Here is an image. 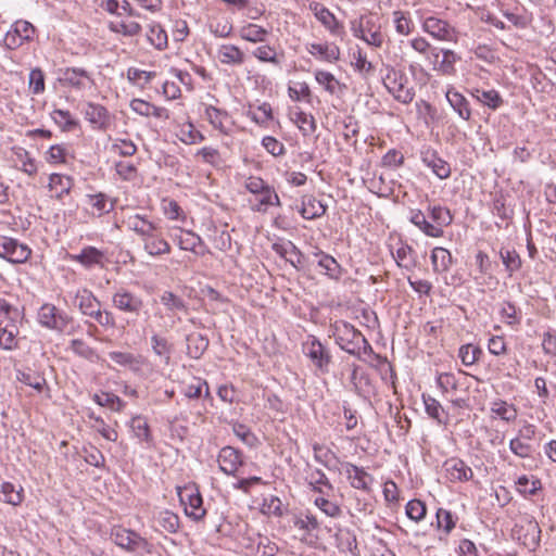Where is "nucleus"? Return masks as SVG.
<instances>
[{"mask_svg": "<svg viewBox=\"0 0 556 556\" xmlns=\"http://www.w3.org/2000/svg\"><path fill=\"white\" fill-rule=\"evenodd\" d=\"M333 337L336 343L351 355L359 356L362 349L370 348L363 333L346 321L336 324Z\"/></svg>", "mask_w": 556, "mask_h": 556, "instance_id": "nucleus-1", "label": "nucleus"}, {"mask_svg": "<svg viewBox=\"0 0 556 556\" xmlns=\"http://www.w3.org/2000/svg\"><path fill=\"white\" fill-rule=\"evenodd\" d=\"M382 83L396 101L409 104L414 100L415 90L409 86L408 78L402 71L388 66Z\"/></svg>", "mask_w": 556, "mask_h": 556, "instance_id": "nucleus-2", "label": "nucleus"}, {"mask_svg": "<svg viewBox=\"0 0 556 556\" xmlns=\"http://www.w3.org/2000/svg\"><path fill=\"white\" fill-rule=\"evenodd\" d=\"M303 354L309 359L316 372L328 374L332 355L330 350L317 338L309 337L302 344Z\"/></svg>", "mask_w": 556, "mask_h": 556, "instance_id": "nucleus-3", "label": "nucleus"}, {"mask_svg": "<svg viewBox=\"0 0 556 556\" xmlns=\"http://www.w3.org/2000/svg\"><path fill=\"white\" fill-rule=\"evenodd\" d=\"M39 324L58 332H65L74 319L66 312L59 309L55 305L46 303L38 311Z\"/></svg>", "mask_w": 556, "mask_h": 556, "instance_id": "nucleus-4", "label": "nucleus"}, {"mask_svg": "<svg viewBox=\"0 0 556 556\" xmlns=\"http://www.w3.org/2000/svg\"><path fill=\"white\" fill-rule=\"evenodd\" d=\"M113 542L128 552H137L139 549L151 553L153 545L135 531L116 527L111 532Z\"/></svg>", "mask_w": 556, "mask_h": 556, "instance_id": "nucleus-5", "label": "nucleus"}, {"mask_svg": "<svg viewBox=\"0 0 556 556\" xmlns=\"http://www.w3.org/2000/svg\"><path fill=\"white\" fill-rule=\"evenodd\" d=\"M31 250L16 239L0 236V257L13 264H22L30 257Z\"/></svg>", "mask_w": 556, "mask_h": 556, "instance_id": "nucleus-6", "label": "nucleus"}, {"mask_svg": "<svg viewBox=\"0 0 556 556\" xmlns=\"http://www.w3.org/2000/svg\"><path fill=\"white\" fill-rule=\"evenodd\" d=\"M112 304L116 309L136 316H138L143 308V300L141 296L125 288H119L113 293Z\"/></svg>", "mask_w": 556, "mask_h": 556, "instance_id": "nucleus-7", "label": "nucleus"}, {"mask_svg": "<svg viewBox=\"0 0 556 556\" xmlns=\"http://www.w3.org/2000/svg\"><path fill=\"white\" fill-rule=\"evenodd\" d=\"M179 498L182 505H185V511L187 516L194 520H201L206 510L203 507V498L195 488L185 486L179 492Z\"/></svg>", "mask_w": 556, "mask_h": 556, "instance_id": "nucleus-8", "label": "nucleus"}, {"mask_svg": "<svg viewBox=\"0 0 556 556\" xmlns=\"http://www.w3.org/2000/svg\"><path fill=\"white\" fill-rule=\"evenodd\" d=\"M59 81L64 87H71L75 90H84L93 85L90 74L80 67H66L60 70Z\"/></svg>", "mask_w": 556, "mask_h": 556, "instance_id": "nucleus-9", "label": "nucleus"}, {"mask_svg": "<svg viewBox=\"0 0 556 556\" xmlns=\"http://www.w3.org/2000/svg\"><path fill=\"white\" fill-rule=\"evenodd\" d=\"M422 28L426 33H428L438 40H456L455 28L444 20L434 16H429L424 21Z\"/></svg>", "mask_w": 556, "mask_h": 556, "instance_id": "nucleus-10", "label": "nucleus"}, {"mask_svg": "<svg viewBox=\"0 0 556 556\" xmlns=\"http://www.w3.org/2000/svg\"><path fill=\"white\" fill-rule=\"evenodd\" d=\"M342 467L352 488L364 492L370 491V485L374 482V477L370 473H368L364 468L349 462L343 463Z\"/></svg>", "mask_w": 556, "mask_h": 556, "instance_id": "nucleus-11", "label": "nucleus"}, {"mask_svg": "<svg viewBox=\"0 0 556 556\" xmlns=\"http://www.w3.org/2000/svg\"><path fill=\"white\" fill-rule=\"evenodd\" d=\"M311 11L314 12L315 17L334 36H342L344 34L343 25L336 18V16L321 3L312 2L309 4Z\"/></svg>", "mask_w": 556, "mask_h": 556, "instance_id": "nucleus-12", "label": "nucleus"}, {"mask_svg": "<svg viewBox=\"0 0 556 556\" xmlns=\"http://www.w3.org/2000/svg\"><path fill=\"white\" fill-rule=\"evenodd\" d=\"M219 469L228 476H235L238 468L242 466V455L240 451L232 446H224L218 454Z\"/></svg>", "mask_w": 556, "mask_h": 556, "instance_id": "nucleus-13", "label": "nucleus"}, {"mask_svg": "<svg viewBox=\"0 0 556 556\" xmlns=\"http://www.w3.org/2000/svg\"><path fill=\"white\" fill-rule=\"evenodd\" d=\"M174 240L184 251H190L200 256H203L207 252V248L201 237L191 230L180 229L179 235L175 236Z\"/></svg>", "mask_w": 556, "mask_h": 556, "instance_id": "nucleus-14", "label": "nucleus"}, {"mask_svg": "<svg viewBox=\"0 0 556 556\" xmlns=\"http://www.w3.org/2000/svg\"><path fill=\"white\" fill-rule=\"evenodd\" d=\"M127 225L129 229L135 231L141 238L143 244L161 230V227L157 224L140 215L128 217Z\"/></svg>", "mask_w": 556, "mask_h": 556, "instance_id": "nucleus-15", "label": "nucleus"}, {"mask_svg": "<svg viewBox=\"0 0 556 556\" xmlns=\"http://www.w3.org/2000/svg\"><path fill=\"white\" fill-rule=\"evenodd\" d=\"M271 249L287 262H289L293 267L301 268L304 265L305 257L303 253L296 248V245L291 241L286 242H275L271 245Z\"/></svg>", "mask_w": 556, "mask_h": 556, "instance_id": "nucleus-16", "label": "nucleus"}, {"mask_svg": "<svg viewBox=\"0 0 556 556\" xmlns=\"http://www.w3.org/2000/svg\"><path fill=\"white\" fill-rule=\"evenodd\" d=\"M83 113L85 115V118L94 128L102 129V130L108 128V126L110 124V114L103 105L88 102L85 105Z\"/></svg>", "mask_w": 556, "mask_h": 556, "instance_id": "nucleus-17", "label": "nucleus"}, {"mask_svg": "<svg viewBox=\"0 0 556 556\" xmlns=\"http://www.w3.org/2000/svg\"><path fill=\"white\" fill-rule=\"evenodd\" d=\"M444 468L450 481H469L472 476V469L459 458H450L444 463Z\"/></svg>", "mask_w": 556, "mask_h": 556, "instance_id": "nucleus-18", "label": "nucleus"}, {"mask_svg": "<svg viewBox=\"0 0 556 556\" xmlns=\"http://www.w3.org/2000/svg\"><path fill=\"white\" fill-rule=\"evenodd\" d=\"M446 100L451 108L455 111L459 118L465 122H469L471 119V108L469 101L465 98L464 94L458 92L454 88H450L446 91Z\"/></svg>", "mask_w": 556, "mask_h": 556, "instance_id": "nucleus-19", "label": "nucleus"}, {"mask_svg": "<svg viewBox=\"0 0 556 556\" xmlns=\"http://www.w3.org/2000/svg\"><path fill=\"white\" fill-rule=\"evenodd\" d=\"M72 261L81 264L86 268L104 266L105 254L94 247H85L79 254L71 255Z\"/></svg>", "mask_w": 556, "mask_h": 556, "instance_id": "nucleus-20", "label": "nucleus"}, {"mask_svg": "<svg viewBox=\"0 0 556 556\" xmlns=\"http://www.w3.org/2000/svg\"><path fill=\"white\" fill-rule=\"evenodd\" d=\"M422 162L432 169L438 178L446 179L451 176L450 164L440 157L437 151L427 150L422 152Z\"/></svg>", "mask_w": 556, "mask_h": 556, "instance_id": "nucleus-21", "label": "nucleus"}, {"mask_svg": "<svg viewBox=\"0 0 556 556\" xmlns=\"http://www.w3.org/2000/svg\"><path fill=\"white\" fill-rule=\"evenodd\" d=\"M470 94L477 102L492 111L498 110L504 104L502 96L495 89L473 88Z\"/></svg>", "mask_w": 556, "mask_h": 556, "instance_id": "nucleus-22", "label": "nucleus"}, {"mask_svg": "<svg viewBox=\"0 0 556 556\" xmlns=\"http://www.w3.org/2000/svg\"><path fill=\"white\" fill-rule=\"evenodd\" d=\"M218 61L230 66H240L245 61L244 52L235 45H222L217 51Z\"/></svg>", "mask_w": 556, "mask_h": 556, "instance_id": "nucleus-23", "label": "nucleus"}, {"mask_svg": "<svg viewBox=\"0 0 556 556\" xmlns=\"http://www.w3.org/2000/svg\"><path fill=\"white\" fill-rule=\"evenodd\" d=\"M18 328L15 319H3L0 321V348L12 350L16 345Z\"/></svg>", "mask_w": 556, "mask_h": 556, "instance_id": "nucleus-24", "label": "nucleus"}, {"mask_svg": "<svg viewBox=\"0 0 556 556\" xmlns=\"http://www.w3.org/2000/svg\"><path fill=\"white\" fill-rule=\"evenodd\" d=\"M317 258V266L320 268V273L327 275L331 279H339L341 276V266L331 255L318 251L314 253Z\"/></svg>", "mask_w": 556, "mask_h": 556, "instance_id": "nucleus-25", "label": "nucleus"}, {"mask_svg": "<svg viewBox=\"0 0 556 556\" xmlns=\"http://www.w3.org/2000/svg\"><path fill=\"white\" fill-rule=\"evenodd\" d=\"M392 255L397 266L406 270H413L417 265L416 252L406 243H401L396 251L392 252Z\"/></svg>", "mask_w": 556, "mask_h": 556, "instance_id": "nucleus-26", "label": "nucleus"}, {"mask_svg": "<svg viewBox=\"0 0 556 556\" xmlns=\"http://www.w3.org/2000/svg\"><path fill=\"white\" fill-rule=\"evenodd\" d=\"M327 206L313 195H304L302 198V206L300 214L305 219H315L321 217L326 213Z\"/></svg>", "mask_w": 556, "mask_h": 556, "instance_id": "nucleus-27", "label": "nucleus"}, {"mask_svg": "<svg viewBox=\"0 0 556 556\" xmlns=\"http://www.w3.org/2000/svg\"><path fill=\"white\" fill-rule=\"evenodd\" d=\"M410 223L418 227L426 236L440 238L443 236V229L429 223L426 215L420 210H412Z\"/></svg>", "mask_w": 556, "mask_h": 556, "instance_id": "nucleus-28", "label": "nucleus"}, {"mask_svg": "<svg viewBox=\"0 0 556 556\" xmlns=\"http://www.w3.org/2000/svg\"><path fill=\"white\" fill-rule=\"evenodd\" d=\"M516 527L520 528L518 532L526 530V533L523 534L525 545H536L539 543L541 529L539 523L532 517L527 516L521 518L520 525H516Z\"/></svg>", "mask_w": 556, "mask_h": 556, "instance_id": "nucleus-29", "label": "nucleus"}, {"mask_svg": "<svg viewBox=\"0 0 556 556\" xmlns=\"http://www.w3.org/2000/svg\"><path fill=\"white\" fill-rule=\"evenodd\" d=\"M431 264L434 273H445L453 264V257L448 250L437 247L431 252Z\"/></svg>", "mask_w": 556, "mask_h": 556, "instance_id": "nucleus-30", "label": "nucleus"}, {"mask_svg": "<svg viewBox=\"0 0 556 556\" xmlns=\"http://www.w3.org/2000/svg\"><path fill=\"white\" fill-rule=\"evenodd\" d=\"M144 251L151 256H161L170 252L169 243L163 238L162 230L143 244Z\"/></svg>", "mask_w": 556, "mask_h": 556, "instance_id": "nucleus-31", "label": "nucleus"}, {"mask_svg": "<svg viewBox=\"0 0 556 556\" xmlns=\"http://www.w3.org/2000/svg\"><path fill=\"white\" fill-rule=\"evenodd\" d=\"M268 34L269 31L266 28L256 24H248L239 30L241 39L253 43L264 42Z\"/></svg>", "mask_w": 556, "mask_h": 556, "instance_id": "nucleus-32", "label": "nucleus"}, {"mask_svg": "<svg viewBox=\"0 0 556 556\" xmlns=\"http://www.w3.org/2000/svg\"><path fill=\"white\" fill-rule=\"evenodd\" d=\"M75 302L80 313L86 316L101 303L96 295L88 289L77 291Z\"/></svg>", "mask_w": 556, "mask_h": 556, "instance_id": "nucleus-33", "label": "nucleus"}, {"mask_svg": "<svg viewBox=\"0 0 556 556\" xmlns=\"http://www.w3.org/2000/svg\"><path fill=\"white\" fill-rule=\"evenodd\" d=\"M308 52L311 54H319L327 62H336L340 59V49L333 43H311Z\"/></svg>", "mask_w": 556, "mask_h": 556, "instance_id": "nucleus-34", "label": "nucleus"}, {"mask_svg": "<svg viewBox=\"0 0 556 556\" xmlns=\"http://www.w3.org/2000/svg\"><path fill=\"white\" fill-rule=\"evenodd\" d=\"M208 346V340L200 333L187 337V353L192 358H200Z\"/></svg>", "mask_w": 556, "mask_h": 556, "instance_id": "nucleus-35", "label": "nucleus"}, {"mask_svg": "<svg viewBox=\"0 0 556 556\" xmlns=\"http://www.w3.org/2000/svg\"><path fill=\"white\" fill-rule=\"evenodd\" d=\"M151 346L155 355L162 358L165 365H169L172 355V345L166 338L156 333L151 337Z\"/></svg>", "mask_w": 556, "mask_h": 556, "instance_id": "nucleus-36", "label": "nucleus"}, {"mask_svg": "<svg viewBox=\"0 0 556 556\" xmlns=\"http://www.w3.org/2000/svg\"><path fill=\"white\" fill-rule=\"evenodd\" d=\"M73 185L70 176L61 174H51L49 178V188L56 191V198L62 199L64 194H68Z\"/></svg>", "mask_w": 556, "mask_h": 556, "instance_id": "nucleus-37", "label": "nucleus"}, {"mask_svg": "<svg viewBox=\"0 0 556 556\" xmlns=\"http://www.w3.org/2000/svg\"><path fill=\"white\" fill-rule=\"evenodd\" d=\"M205 118L214 128L222 132H227L225 122L228 119V113L226 111L219 110L213 105H207L205 108Z\"/></svg>", "mask_w": 556, "mask_h": 556, "instance_id": "nucleus-38", "label": "nucleus"}, {"mask_svg": "<svg viewBox=\"0 0 556 556\" xmlns=\"http://www.w3.org/2000/svg\"><path fill=\"white\" fill-rule=\"evenodd\" d=\"M491 413L507 422L514 421L517 418L516 407L502 400L492 403Z\"/></svg>", "mask_w": 556, "mask_h": 556, "instance_id": "nucleus-39", "label": "nucleus"}, {"mask_svg": "<svg viewBox=\"0 0 556 556\" xmlns=\"http://www.w3.org/2000/svg\"><path fill=\"white\" fill-rule=\"evenodd\" d=\"M426 413L439 424H446L447 415L444 408L434 397L422 395Z\"/></svg>", "mask_w": 556, "mask_h": 556, "instance_id": "nucleus-40", "label": "nucleus"}, {"mask_svg": "<svg viewBox=\"0 0 556 556\" xmlns=\"http://www.w3.org/2000/svg\"><path fill=\"white\" fill-rule=\"evenodd\" d=\"M430 218L433 220V225L443 229L452 224L453 215L447 207L441 205L429 206L428 208Z\"/></svg>", "mask_w": 556, "mask_h": 556, "instance_id": "nucleus-41", "label": "nucleus"}, {"mask_svg": "<svg viewBox=\"0 0 556 556\" xmlns=\"http://www.w3.org/2000/svg\"><path fill=\"white\" fill-rule=\"evenodd\" d=\"M0 492L2 494L0 500L4 503L17 506L23 502V488L16 489L11 482H2Z\"/></svg>", "mask_w": 556, "mask_h": 556, "instance_id": "nucleus-42", "label": "nucleus"}, {"mask_svg": "<svg viewBox=\"0 0 556 556\" xmlns=\"http://www.w3.org/2000/svg\"><path fill=\"white\" fill-rule=\"evenodd\" d=\"M369 26L365 27V42L374 47H381L383 42V36L380 30V25L377 24L376 18L372 15H367Z\"/></svg>", "mask_w": 556, "mask_h": 556, "instance_id": "nucleus-43", "label": "nucleus"}, {"mask_svg": "<svg viewBox=\"0 0 556 556\" xmlns=\"http://www.w3.org/2000/svg\"><path fill=\"white\" fill-rule=\"evenodd\" d=\"M442 59L438 65V72L443 75H454L455 64L459 60V56L453 51L448 49H442Z\"/></svg>", "mask_w": 556, "mask_h": 556, "instance_id": "nucleus-44", "label": "nucleus"}, {"mask_svg": "<svg viewBox=\"0 0 556 556\" xmlns=\"http://www.w3.org/2000/svg\"><path fill=\"white\" fill-rule=\"evenodd\" d=\"M160 300L161 303L172 313L188 311L186 302L172 291H164Z\"/></svg>", "mask_w": 556, "mask_h": 556, "instance_id": "nucleus-45", "label": "nucleus"}, {"mask_svg": "<svg viewBox=\"0 0 556 556\" xmlns=\"http://www.w3.org/2000/svg\"><path fill=\"white\" fill-rule=\"evenodd\" d=\"M51 118L63 131H71L78 126V122L72 117L68 111L60 109L53 110L51 112Z\"/></svg>", "mask_w": 556, "mask_h": 556, "instance_id": "nucleus-46", "label": "nucleus"}, {"mask_svg": "<svg viewBox=\"0 0 556 556\" xmlns=\"http://www.w3.org/2000/svg\"><path fill=\"white\" fill-rule=\"evenodd\" d=\"M87 204L90 205L94 211L93 213H97L99 216L113 210V204L109 203L108 197L101 192L97 194H88Z\"/></svg>", "mask_w": 556, "mask_h": 556, "instance_id": "nucleus-47", "label": "nucleus"}, {"mask_svg": "<svg viewBox=\"0 0 556 556\" xmlns=\"http://www.w3.org/2000/svg\"><path fill=\"white\" fill-rule=\"evenodd\" d=\"M304 136H309L316 131V122L313 115L299 111L292 118Z\"/></svg>", "mask_w": 556, "mask_h": 556, "instance_id": "nucleus-48", "label": "nucleus"}, {"mask_svg": "<svg viewBox=\"0 0 556 556\" xmlns=\"http://www.w3.org/2000/svg\"><path fill=\"white\" fill-rule=\"evenodd\" d=\"M130 427L136 438H138L140 441L146 442L148 444L152 442V437L150 433L148 421L143 417H134L131 419Z\"/></svg>", "mask_w": 556, "mask_h": 556, "instance_id": "nucleus-49", "label": "nucleus"}, {"mask_svg": "<svg viewBox=\"0 0 556 556\" xmlns=\"http://www.w3.org/2000/svg\"><path fill=\"white\" fill-rule=\"evenodd\" d=\"M147 38L149 42L159 50L167 47V34L160 24H153L150 26V29L147 33Z\"/></svg>", "mask_w": 556, "mask_h": 556, "instance_id": "nucleus-50", "label": "nucleus"}, {"mask_svg": "<svg viewBox=\"0 0 556 556\" xmlns=\"http://www.w3.org/2000/svg\"><path fill=\"white\" fill-rule=\"evenodd\" d=\"M157 525L168 533H175L179 528V518L176 514L164 510L156 518Z\"/></svg>", "mask_w": 556, "mask_h": 556, "instance_id": "nucleus-51", "label": "nucleus"}, {"mask_svg": "<svg viewBox=\"0 0 556 556\" xmlns=\"http://www.w3.org/2000/svg\"><path fill=\"white\" fill-rule=\"evenodd\" d=\"M500 255L509 276H511L515 271L520 269L521 258L515 250L510 251L502 249Z\"/></svg>", "mask_w": 556, "mask_h": 556, "instance_id": "nucleus-52", "label": "nucleus"}, {"mask_svg": "<svg viewBox=\"0 0 556 556\" xmlns=\"http://www.w3.org/2000/svg\"><path fill=\"white\" fill-rule=\"evenodd\" d=\"M92 399L98 405L103 407L109 406L111 409L116 412H121L125 406V403L113 393L104 392L101 395L94 394Z\"/></svg>", "mask_w": 556, "mask_h": 556, "instance_id": "nucleus-53", "label": "nucleus"}, {"mask_svg": "<svg viewBox=\"0 0 556 556\" xmlns=\"http://www.w3.org/2000/svg\"><path fill=\"white\" fill-rule=\"evenodd\" d=\"M482 354V350L479 346L472 344H465L459 348L458 356L465 366L473 365Z\"/></svg>", "mask_w": 556, "mask_h": 556, "instance_id": "nucleus-54", "label": "nucleus"}, {"mask_svg": "<svg viewBox=\"0 0 556 556\" xmlns=\"http://www.w3.org/2000/svg\"><path fill=\"white\" fill-rule=\"evenodd\" d=\"M247 115L256 124L265 126L273 119V110L269 103L264 102L256 111H249Z\"/></svg>", "mask_w": 556, "mask_h": 556, "instance_id": "nucleus-55", "label": "nucleus"}, {"mask_svg": "<svg viewBox=\"0 0 556 556\" xmlns=\"http://www.w3.org/2000/svg\"><path fill=\"white\" fill-rule=\"evenodd\" d=\"M257 195H260V199L255 210L258 212H265L267 206L269 205H280L279 197L271 187H268L264 191L260 192Z\"/></svg>", "mask_w": 556, "mask_h": 556, "instance_id": "nucleus-56", "label": "nucleus"}, {"mask_svg": "<svg viewBox=\"0 0 556 556\" xmlns=\"http://www.w3.org/2000/svg\"><path fill=\"white\" fill-rule=\"evenodd\" d=\"M315 79L331 94L336 93L337 87L341 86L340 81L331 73L326 71H316Z\"/></svg>", "mask_w": 556, "mask_h": 556, "instance_id": "nucleus-57", "label": "nucleus"}, {"mask_svg": "<svg viewBox=\"0 0 556 556\" xmlns=\"http://www.w3.org/2000/svg\"><path fill=\"white\" fill-rule=\"evenodd\" d=\"M109 28H110V30H112L114 33L123 34L124 36H130V37L137 36L141 31V26L137 22H129V23L111 22L109 25Z\"/></svg>", "mask_w": 556, "mask_h": 556, "instance_id": "nucleus-58", "label": "nucleus"}, {"mask_svg": "<svg viewBox=\"0 0 556 556\" xmlns=\"http://www.w3.org/2000/svg\"><path fill=\"white\" fill-rule=\"evenodd\" d=\"M501 316L509 326L519 325L521 321V313L511 302H505L501 309Z\"/></svg>", "mask_w": 556, "mask_h": 556, "instance_id": "nucleus-59", "label": "nucleus"}, {"mask_svg": "<svg viewBox=\"0 0 556 556\" xmlns=\"http://www.w3.org/2000/svg\"><path fill=\"white\" fill-rule=\"evenodd\" d=\"M509 450L520 458H530L533 454L532 445L518 437L510 440Z\"/></svg>", "mask_w": 556, "mask_h": 556, "instance_id": "nucleus-60", "label": "nucleus"}, {"mask_svg": "<svg viewBox=\"0 0 556 556\" xmlns=\"http://www.w3.org/2000/svg\"><path fill=\"white\" fill-rule=\"evenodd\" d=\"M252 55L261 62H268L275 65L279 64L275 48L268 45L257 47L252 51Z\"/></svg>", "mask_w": 556, "mask_h": 556, "instance_id": "nucleus-61", "label": "nucleus"}, {"mask_svg": "<svg viewBox=\"0 0 556 556\" xmlns=\"http://www.w3.org/2000/svg\"><path fill=\"white\" fill-rule=\"evenodd\" d=\"M393 23L397 34L407 36L412 31V21L406 13L402 11L393 12Z\"/></svg>", "mask_w": 556, "mask_h": 556, "instance_id": "nucleus-62", "label": "nucleus"}, {"mask_svg": "<svg viewBox=\"0 0 556 556\" xmlns=\"http://www.w3.org/2000/svg\"><path fill=\"white\" fill-rule=\"evenodd\" d=\"M179 139L187 143L193 144L204 140V136L192 124L184 125L179 130Z\"/></svg>", "mask_w": 556, "mask_h": 556, "instance_id": "nucleus-63", "label": "nucleus"}, {"mask_svg": "<svg viewBox=\"0 0 556 556\" xmlns=\"http://www.w3.org/2000/svg\"><path fill=\"white\" fill-rule=\"evenodd\" d=\"M427 508L420 500H412L406 505V515L414 521H420L426 516Z\"/></svg>", "mask_w": 556, "mask_h": 556, "instance_id": "nucleus-64", "label": "nucleus"}]
</instances>
